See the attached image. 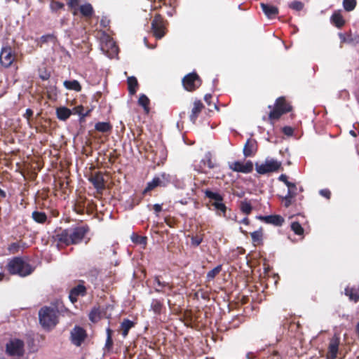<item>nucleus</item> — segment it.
<instances>
[{"instance_id": "5", "label": "nucleus", "mask_w": 359, "mask_h": 359, "mask_svg": "<svg viewBox=\"0 0 359 359\" xmlns=\"http://www.w3.org/2000/svg\"><path fill=\"white\" fill-rule=\"evenodd\" d=\"M205 196L211 200V205L219 216L225 217L227 210L226 205L224 203V197L218 192H213L210 189L204 191Z\"/></svg>"}, {"instance_id": "45", "label": "nucleus", "mask_w": 359, "mask_h": 359, "mask_svg": "<svg viewBox=\"0 0 359 359\" xmlns=\"http://www.w3.org/2000/svg\"><path fill=\"white\" fill-rule=\"evenodd\" d=\"M339 36L341 43H351L353 42V39L349 34H339Z\"/></svg>"}, {"instance_id": "38", "label": "nucleus", "mask_w": 359, "mask_h": 359, "mask_svg": "<svg viewBox=\"0 0 359 359\" xmlns=\"http://www.w3.org/2000/svg\"><path fill=\"white\" fill-rule=\"evenodd\" d=\"M100 274V270L93 268L88 271L87 273V277L88 278V280L90 281L92 283L96 284L97 277Z\"/></svg>"}, {"instance_id": "34", "label": "nucleus", "mask_w": 359, "mask_h": 359, "mask_svg": "<svg viewBox=\"0 0 359 359\" xmlns=\"http://www.w3.org/2000/svg\"><path fill=\"white\" fill-rule=\"evenodd\" d=\"M149 104L150 100L148 97L144 94H141L138 100V104L143 107L144 111L147 114L150 111Z\"/></svg>"}, {"instance_id": "19", "label": "nucleus", "mask_w": 359, "mask_h": 359, "mask_svg": "<svg viewBox=\"0 0 359 359\" xmlns=\"http://www.w3.org/2000/svg\"><path fill=\"white\" fill-rule=\"evenodd\" d=\"M243 155L245 157H251L255 155L257 151V142L255 140L249 138L243 147Z\"/></svg>"}, {"instance_id": "2", "label": "nucleus", "mask_w": 359, "mask_h": 359, "mask_svg": "<svg viewBox=\"0 0 359 359\" xmlns=\"http://www.w3.org/2000/svg\"><path fill=\"white\" fill-rule=\"evenodd\" d=\"M59 310L56 306H43L39 311V323L45 329H51L58 323Z\"/></svg>"}, {"instance_id": "58", "label": "nucleus", "mask_w": 359, "mask_h": 359, "mask_svg": "<svg viewBox=\"0 0 359 359\" xmlns=\"http://www.w3.org/2000/svg\"><path fill=\"white\" fill-rule=\"evenodd\" d=\"M345 24V20L343 16L338 12V28L341 27Z\"/></svg>"}, {"instance_id": "64", "label": "nucleus", "mask_w": 359, "mask_h": 359, "mask_svg": "<svg viewBox=\"0 0 359 359\" xmlns=\"http://www.w3.org/2000/svg\"><path fill=\"white\" fill-rule=\"evenodd\" d=\"M212 99V95L210 94H206L204 96V100L207 102L208 104H210V100Z\"/></svg>"}, {"instance_id": "60", "label": "nucleus", "mask_w": 359, "mask_h": 359, "mask_svg": "<svg viewBox=\"0 0 359 359\" xmlns=\"http://www.w3.org/2000/svg\"><path fill=\"white\" fill-rule=\"evenodd\" d=\"M205 165H206L210 169H212V168H213L215 167V164L212 162L210 156L207 158V159H206V161L205 162Z\"/></svg>"}, {"instance_id": "46", "label": "nucleus", "mask_w": 359, "mask_h": 359, "mask_svg": "<svg viewBox=\"0 0 359 359\" xmlns=\"http://www.w3.org/2000/svg\"><path fill=\"white\" fill-rule=\"evenodd\" d=\"M39 76L42 81H47L50 77V72L46 68L39 69Z\"/></svg>"}, {"instance_id": "17", "label": "nucleus", "mask_w": 359, "mask_h": 359, "mask_svg": "<svg viewBox=\"0 0 359 359\" xmlns=\"http://www.w3.org/2000/svg\"><path fill=\"white\" fill-rule=\"evenodd\" d=\"M79 284L70 290L69 298L71 302L75 303L79 296L84 297L86 294V287L84 285V281L80 280Z\"/></svg>"}, {"instance_id": "51", "label": "nucleus", "mask_w": 359, "mask_h": 359, "mask_svg": "<svg viewBox=\"0 0 359 359\" xmlns=\"http://www.w3.org/2000/svg\"><path fill=\"white\" fill-rule=\"evenodd\" d=\"M165 223L170 227L173 228L175 226V219L170 216L165 217L164 219Z\"/></svg>"}, {"instance_id": "56", "label": "nucleus", "mask_w": 359, "mask_h": 359, "mask_svg": "<svg viewBox=\"0 0 359 359\" xmlns=\"http://www.w3.org/2000/svg\"><path fill=\"white\" fill-rule=\"evenodd\" d=\"M54 39V36L53 34H46V35H43L40 40L41 41V43H46L48 42V41L49 39Z\"/></svg>"}, {"instance_id": "32", "label": "nucleus", "mask_w": 359, "mask_h": 359, "mask_svg": "<svg viewBox=\"0 0 359 359\" xmlns=\"http://www.w3.org/2000/svg\"><path fill=\"white\" fill-rule=\"evenodd\" d=\"M154 282L157 284L158 287H155V292H163V288L168 287L170 290L173 289V285H170L169 283L162 282L160 280V276H155L154 277Z\"/></svg>"}, {"instance_id": "61", "label": "nucleus", "mask_w": 359, "mask_h": 359, "mask_svg": "<svg viewBox=\"0 0 359 359\" xmlns=\"http://www.w3.org/2000/svg\"><path fill=\"white\" fill-rule=\"evenodd\" d=\"M331 23L334 26L337 27V11H334L330 18Z\"/></svg>"}, {"instance_id": "21", "label": "nucleus", "mask_w": 359, "mask_h": 359, "mask_svg": "<svg viewBox=\"0 0 359 359\" xmlns=\"http://www.w3.org/2000/svg\"><path fill=\"white\" fill-rule=\"evenodd\" d=\"M260 6L263 13L269 19H273L278 15V8L269 4L261 3Z\"/></svg>"}, {"instance_id": "53", "label": "nucleus", "mask_w": 359, "mask_h": 359, "mask_svg": "<svg viewBox=\"0 0 359 359\" xmlns=\"http://www.w3.org/2000/svg\"><path fill=\"white\" fill-rule=\"evenodd\" d=\"M113 344L114 342L112 338H109V337H107L104 348L109 351L111 350Z\"/></svg>"}, {"instance_id": "28", "label": "nucleus", "mask_w": 359, "mask_h": 359, "mask_svg": "<svg viewBox=\"0 0 359 359\" xmlns=\"http://www.w3.org/2000/svg\"><path fill=\"white\" fill-rule=\"evenodd\" d=\"M337 358V334L334 333L332 342L329 347V351L327 354L326 359H336Z\"/></svg>"}, {"instance_id": "3", "label": "nucleus", "mask_w": 359, "mask_h": 359, "mask_svg": "<svg viewBox=\"0 0 359 359\" xmlns=\"http://www.w3.org/2000/svg\"><path fill=\"white\" fill-rule=\"evenodd\" d=\"M269 108L271 109L269 114V119L271 121L278 120L283 114L292 110V106L284 96L278 97L273 107L269 105Z\"/></svg>"}, {"instance_id": "37", "label": "nucleus", "mask_w": 359, "mask_h": 359, "mask_svg": "<svg viewBox=\"0 0 359 359\" xmlns=\"http://www.w3.org/2000/svg\"><path fill=\"white\" fill-rule=\"evenodd\" d=\"M131 240L133 243L138 245H141L143 248H145L147 245V238L146 236H139L135 233H133L131 236Z\"/></svg>"}, {"instance_id": "43", "label": "nucleus", "mask_w": 359, "mask_h": 359, "mask_svg": "<svg viewBox=\"0 0 359 359\" xmlns=\"http://www.w3.org/2000/svg\"><path fill=\"white\" fill-rule=\"evenodd\" d=\"M80 0H69L67 6L72 10V14L76 15L78 14V6L79 5Z\"/></svg>"}, {"instance_id": "12", "label": "nucleus", "mask_w": 359, "mask_h": 359, "mask_svg": "<svg viewBox=\"0 0 359 359\" xmlns=\"http://www.w3.org/2000/svg\"><path fill=\"white\" fill-rule=\"evenodd\" d=\"M23 341L15 339L6 344V353L11 356H22L25 353Z\"/></svg>"}, {"instance_id": "7", "label": "nucleus", "mask_w": 359, "mask_h": 359, "mask_svg": "<svg viewBox=\"0 0 359 359\" xmlns=\"http://www.w3.org/2000/svg\"><path fill=\"white\" fill-rule=\"evenodd\" d=\"M182 83L187 91L194 92L201 86L202 80L196 72H193L183 77Z\"/></svg>"}, {"instance_id": "23", "label": "nucleus", "mask_w": 359, "mask_h": 359, "mask_svg": "<svg viewBox=\"0 0 359 359\" xmlns=\"http://www.w3.org/2000/svg\"><path fill=\"white\" fill-rule=\"evenodd\" d=\"M204 108V105L201 100H196L194 102V107L191 109V113L189 116L190 121L195 123L199 114Z\"/></svg>"}, {"instance_id": "55", "label": "nucleus", "mask_w": 359, "mask_h": 359, "mask_svg": "<svg viewBox=\"0 0 359 359\" xmlns=\"http://www.w3.org/2000/svg\"><path fill=\"white\" fill-rule=\"evenodd\" d=\"M278 180L281 182H283L286 186H291L290 182L287 180V177L285 174H282L279 176Z\"/></svg>"}, {"instance_id": "33", "label": "nucleus", "mask_w": 359, "mask_h": 359, "mask_svg": "<svg viewBox=\"0 0 359 359\" xmlns=\"http://www.w3.org/2000/svg\"><path fill=\"white\" fill-rule=\"evenodd\" d=\"M95 129L101 133H110L112 126L109 122H97L95 125Z\"/></svg>"}, {"instance_id": "30", "label": "nucleus", "mask_w": 359, "mask_h": 359, "mask_svg": "<svg viewBox=\"0 0 359 359\" xmlns=\"http://www.w3.org/2000/svg\"><path fill=\"white\" fill-rule=\"evenodd\" d=\"M72 114L71 110L65 107H60L56 109L57 118L61 121H66Z\"/></svg>"}, {"instance_id": "31", "label": "nucleus", "mask_w": 359, "mask_h": 359, "mask_svg": "<svg viewBox=\"0 0 359 359\" xmlns=\"http://www.w3.org/2000/svg\"><path fill=\"white\" fill-rule=\"evenodd\" d=\"M128 89L130 95H133L136 93L138 88V81L135 76H130L127 79Z\"/></svg>"}, {"instance_id": "63", "label": "nucleus", "mask_w": 359, "mask_h": 359, "mask_svg": "<svg viewBox=\"0 0 359 359\" xmlns=\"http://www.w3.org/2000/svg\"><path fill=\"white\" fill-rule=\"evenodd\" d=\"M143 196L142 197H140V198H133V201H132V208L136 205H138L142 200L143 198Z\"/></svg>"}, {"instance_id": "24", "label": "nucleus", "mask_w": 359, "mask_h": 359, "mask_svg": "<svg viewBox=\"0 0 359 359\" xmlns=\"http://www.w3.org/2000/svg\"><path fill=\"white\" fill-rule=\"evenodd\" d=\"M135 325V322H133L128 318L123 319V320L121 322V325H120V330H121V334L123 338H126L128 336L130 330L131 328L134 327Z\"/></svg>"}, {"instance_id": "15", "label": "nucleus", "mask_w": 359, "mask_h": 359, "mask_svg": "<svg viewBox=\"0 0 359 359\" xmlns=\"http://www.w3.org/2000/svg\"><path fill=\"white\" fill-rule=\"evenodd\" d=\"M229 168L234 172L248 174L253 170V163L251 161H248L245 163L238 161L233 162Z\"/></svg>"}, {"instance_id": "36", "label": "nucleus", "mask_w": 359, "mask_h": 359, "mask_svg": "<svg viewBox=\"0 0 359 359\" xmlns=\"http://www.w3.org/2000/svg\"><path fill=\"white\" fill-rule=\"evenodd\" d=\"M222 265L219 264V265L217 266L216 267H215L214 269H212V270H210V271H208L207 273V276H206L207 281L210 282V281L214 280V278L217 275H219V273L222 271Z\"/></svg>"}, {"instance_id": "9", "label": "nucleus", "mask_w": 359, "mask_h": 359, "mask_svg": "<svg viewBox=\"0 0 359 359\" xmlns=\"http://www.w3.org/2000/svg\"><path fill=\"white\" fill-rule=\"evenodd\" d=\"M52 241L58 248L71 245L69 228L55 230L52 236Z\"/></svg>"}, {"instance_id": "4", "label": "nucleus", "mask_w": 359, "mask_h": 359, "mask_svg": "<svg viewBox=\"0 0 359 359\" xmlns=\"http://www.w3.org/2000/svg\"><path fill=\"white\" fill-rule=\"evenodd\" d=\"M171 182V177L169 174L162 172L159 175L154 176L151 181L148 182L146 187L142 192V195L145 196L151 195L150 192L154 191L157 187H165Z\"/></svg>"}, {"instance_id": "14", "label": "nucleus", "mask_w": 359, "mask_h": 359, "mask_svg": "<svg viewBox=\"0 0 359 359\" xmlns=\"http://www.w3.org/2000/svg\"><path fill=\"white\" fill-rule=\"evenodd\" d=\"M162 6L165 7V13L168 16H172L176 12V0H158L157 2L155 1L154 10L160 9Z\"/></svg>"}, {"instance_id": "57", "label": "nucleus", "mask_w": 359, "mask_h": 359, "mask_svg": "<svg viewBox=\"0 0 359 359\" xmlns=\"http://www.w3.org/2000/svg\"><path fill=\"white\" fill-rule=\"evenodd\" d=\"M153 209L156 213V215L158 216V213L162 211V204H154L153 205Z\"/></svg>"}, {"instance_id": "42", "label": "nucleus", "mask_w": 359, "mask_h": 359, "mask_svg": "<svg viewBox=\"0 0 359 359\" xmlns=\"http://www.w3.org/2000/svg\"><path fill=\"white\" fill-rule=\"evenodd\" d=\"M288 7L294 11H301L303 10V8L304 7V4L303 2L300 1L295 0V1L290 2L288 4Z\"/></svg>"}, {"instance_id": "20", "label": "nucleus", "mask_w": 359, "mask_h": 359, "mask_svg": "<svg viewBox=\"0 0 359 359\" xmlns=\"http://www.w3.org/2000/svg\"><path fill=\"white\" fill-rule=\"evenodd\" d=\"M344 294L350 301L358 302L359 301V284L348 285L344 290Z\"/></svg>"}, {"instance_id": "49", "label": "nucleus", "mask_w": 359, "mask_h": 359, "mask_svg": "<svg viewBox=\"0 0 359 359\" xmlns=\"http://www.w3.org/2000/svg\"><path fill=\"white\" fill-rule=\"evenodd\" d=\"M203 237L201 236H192L191 238V245L197 247L203 242Z\"/></svg>"}, {"instance_id": "54", "label": "nucleus", "mask_w": 359, "mask_h": 359, "mask_svg": "<svg viewBox=\"0 0 359 359\" xmlns=\"http://www.w3.org/2000/svg\"><path fill=\"white\" fill-rule=\"evenodd\" d=\"M320 194L326 198L327 199H330V196H331V192L329 189H321L320 191Z\"/></svg>"}, {"instance_id": "16", "label": "nucleus", "mask_w": 359, "mask_h": 359, "mask_svg": "<svg viewBox=\"0 0 359 359\" xmlns=\"http://www.w3.org/2000/svg\"><path fill=\"white\" fill-rule=\"evenodd\" d=\"M88 180L93 184L97 192L101 193L105 189V180L102 172L98 171L92 174Z\"/></svg>"}, {"instance_id": "62", "label": "nucleus", "mask_w": 359, "mask_h": 359, "mask_svg": "<svg viewBox=\"0 0 359 359\" xmlns=\"http://www.w3.org/2000/svg\"><path fill=\"white\" fill-rule=\"evenodd\" d=\"M74 110L76 111V113L79 114L80 116H82L84 107L82 105L77 106L74 108Z\"/></svg>"}, {"instance_id": "10", "label": "nucleus", "mask_w": 359, "mask_h": 359, "mask_svg": "<svg viewBox=\"0 0 359 359\" xmlns=\"http://www.w3.org/2000/svg\"><path fill=\"white\" fill-rule=\"evenodd\" d=\"M281 162L274 159H266L264 163L255 164L256 171L260 175L277 172L281 168Z\"/></svg>"}, {"instance_id": "59", "label": "nucleus", "mask_w": 359, "mask_h": 359, "mask_svg": "<svg viewBox=\"0 0 359 359\" xmlns=\"http://www.w3.org/2000/svg\"><path fill=\"white\" fill-rule=\"evenodd\" d=\"M33 111L31 109H27L25 114H24V117L26 118L28 121L33 116Z\"/></svg>"}, {"instance_id": "27", "label": "nucleus", "mask_w": 359, "mask_h": 359, "mask_svg": "<svg viewBox=\"0 0 359 359\" xmlns=\"http://www.w3.org/2000/svg\"><path fill=\"white\" fill-rule=\"evenodd\" d=\"M32 219L40 224H44L48 221V216L44 212L35 210L32 213Z\"/></svg>"}, {"instance_id": "6", "label": "nucleus", "mask_w": 359, "mask_h": 359, "mask_svg": "<svg viewBox=\"0 0 359 359\" xmlns=\"http://www.w3.org/2000/svg\"><path fill=\"white\" fill-rule=\"evenodd\" d=\"M168 22L161 15L156 14L151 21V29L156 39H161L168 32Z\"/></svg>"}, {"instance_id": "39", "label": "nucleus", "mask_w": 359, "mask_h": 359, "mask_svg": "<svg viewBox=\"0 0 359 359\" xmlns=\"http://www.w3.org/2000/svg\"><path fill=\"white\" fill-rule=\"evenodd\" d=\"M342 5H343L344 9L346 11L350 12L355 9V8L357 5V1L356 0H343Z\"/></svg>"}, {"instance_id": "26", "label": "nucleus", "mask_w": 359, "mask_h": 359, "mask_svg": "<svg viewBox=\"0 0 359 359\" xmlns=\"http://www.w3.org/2000/svg\"><path fill=\"white\" fill-rule=\"evenodd\" d=\"M79 11L83 17L88 19L91 18L94 14L93 8L89 3L81 5L79 7Z\"/></svg>"}, {"instance_id": "18", "label": "nucleus", "mask_w": 359, "mask_h": 359, "mask_svg": "<svg viewBox=\"0 0 359 359\" xmlns=\"http://www.w3.org/2000/svg\"><path fill=\"white\" fill-rule=\"evenodd\" d=\"M291 186L287 187V193L285 196H280L282 201L284 202V206L288 208L292 204V199L294 198L297 194V187L293 182H290Z\"/></svg>"}, {"instance_id": "52", "label": "nucleus", "mask_w": 359, "mask_h": 359, "mask_svg": "<svg viewBox=\"0 0 359 359\" xmlns=\"http://www.w3.org/2000/svg\"><path fill=\"white\" fill-rule=\"evenodd\" d=\"M282 132L283 133L284 135L290 137L292 136L294 133V129L290 126H284L282 128Z\"/></svg>"}, {"instance_id": "35", "label": "nucleus", "mask_w": 359, "mask_h": 359, "mask_svg": "<svg viewBox=\"0 0 359 359\" xmlns=\"http://www.w3.org/2000/svg\"><path fill=\"white\" fill-rule=\"evenodd\" d=\"M163 308V304L161 301L154 299L152 300L151 304V309L155 314H160Z\"/></svg>"}, {"instance_id": "40", "label": "nucleus", "mask_w": 359, "mask_h": 359, "mask_svg": "<svg viewBox=\"0 0 359 359\" xmlns=\"http://www.w3.org/2000/svg\"><path fill=\"white\" fill-rule=\"evenodd\" d=\"M240 209L243 213L248 215L252 210V206L250 202L245 200L241 202Z\"/></svg>"}, {"instance_id": "41", "label": "nucleus", "mask_w": 359, "mask_h": 359, "mask_svg": "<svg viewBox=\"0 0 359 359\" xmlns=\"http://www.w3.org/2000/svg\"><path fill=\"white\" fill-rule=\"evenodd\" d=\"M291 229L294 231L296 235L303 236L304 229L298 222H293L291 224Z\"/></svg>"}, {"instance_id": "47", "label": "nucleus", "mask_w": 359, "mask_h": 359, "mask_svg": "<svg viewBox=\"0 0 359 359\" xmlns=\"http://www.w3.org/2000/svg\"><path fill=\"white\" fill-rule=\"evenodd\" d=\"M267 359H281V355L278 351L269 350Z\"/></svg>"}, {"instance_id": "13", "label": "nucleus", "mask_w": 359, "mask_h": 359, "mask_svg": "<svg viewBox=\"0 0 359 359\" xmlns=\"http://www.w3.org/2000/svg\"><path fill=\"white\" fill-rule=\"evenodd\" d=\"M15 60V54L11 46L2 47L0 53V64L5 68L11 66Z\"/></svg>"}, {"instance_id": "48", "label": "nucleus", "mask_w": 359, "mask_h": 359, "mask_svg": "<svg viewBox=\"0 0 359 359\" xmlns=\"http://www.w3.org/2000/svg\"><path fill=\"white\" fill-rule=\"evenodd\" d=\"M20 248L18 243H12L9 245L8 250L11 253L15 254L19 252Z\"/></svg>"}, {"instance_id": "50", "label": "nucleus", "mask_w": 359, "mask_h": 359, "mask_svg": "<svg viewBox=\"0 0 359 359\" xmlns=\"http://www.w3.org/2000/svg\"><path fill=\"white\" fill-rule=\"evenodd\" d=\"M84 208V202H77V203L75 205L74 210L76 212L79 214H83Z\"/></svg>"}, {"instance_id": "29", "label": "nucleus", "mask_w": 359, "mask_h": 359, "mask_svg": "<svg viewBox=\"0 0 359 359\" xmlns=\"http://www.w3.org/2000/svg\"><path fill=\"white\" fill-rule=\"evenodd\" d=\"M63 86L65 88L69 90L81 92L82 90V87L77 80H66L63 82Z\"/></svg>"}, {"instance_id": "1", "label": "nucleus", "mask_w": 359, "mask_h": 359, "mask_svg": "<svg viewBox=\"0 0 359 359\" xmlns=\"http://www.w3.org/2000/svg\"><path fill=\"white\" fill-rule=\"evenodd\" d=\"M27 259L22 257H14L8 259L7 271L11 275H17L22 278L31 275L34 271V267Z\"/></svg>"}, {"instance_id": "22", "label": "nucleus", "mask_w": 359, "mask_h": 359, "mask_svg": "<svg viewBox=\"0 0 359 359\" xmlns=\"http://www.w3.org/2000/svg\"><path fill=\"white\" fill-rule=\"evenodd\" d=\"M259 218L262 221H263L267 224H272L275 226H281L285 221L283 217L278 215L260 216Z\"/></svg>"}, {"instance_id": "8", "label": "nucleus", "mask_w": 359, "mask_h": 359, "mask_svg": "<svg viewBox=\"0 0 359 359\" xmlns=\"http://www.w3.org/2000/svg\"><path fill=\"white\" fill-rule=\"evenodd\" d=\"M71 245H77L82 242L86 235L89 232L88 225L77 226L69 228Z\"/></svg>"}, {"instance_id": "44", "label": "nucleus", "mask_w": 359, "mask_h": 359, "mask_svg": "<svg viewBox=\"0 0 359 359\" xmlns=\"http://www.w3.org/2000/svg\"><path fill=\"white\" fill-rule=\"evenodd\" d=\"M65 4L62 2L52 0L50 4V8L52 12H56L59 10L63 9Z\"/></svg>"}, {"instance_id": "11", "label": "nucleus", "mask_w": 359, "mask_h": 359, "mask_svg": "<svg viewBox=\"0 0 359 359\" xmlns=\"http://www.w3.org/2000/svg\"><path fill=\"white\" fill-rule=\"evenodd\" d=\"M87 337L86 330L79 325H75L70 332V341L72 344L77 347L81 346Z\"/></svg>"}, {"instance_id": "25", "label": "nucleus", "mask_w": 359, "mask_h": 359, "mask_svg": "<svg viewBox=\"0 0 359 359\" xmlns=\"http://www.w3.org/2000/svg\"><path fill=\"white\" fill-rule=\"evenodd\" d=\"M252 242L254 246H259L263 244V229L261 227L258 230L250 233Z\"/></svg>"}]
</instances>
